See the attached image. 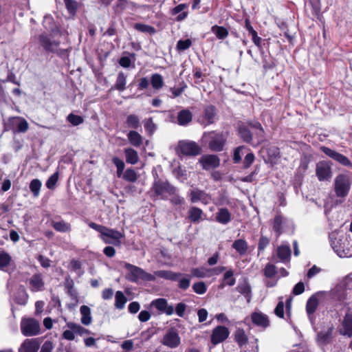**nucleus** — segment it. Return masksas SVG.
<instances>
[{"label": "nucleus", "mask_w": 352, "mask_h": 352, "mask_svg": "<svg viewBox=\"0 0 352 352\" xmlns=\"http://www.w3.org/2000/svg\"><path fill=\"white\" fill-rule=\"evenodd\" d=\"M124 267L126 270L125 278L131 283H138L140 281H154L155 276H157L155 274H149L141 267L129 263L124 262Z\"/></svg>", "instance_id": "nucleus-3"}, {"label": "nucleus", "mask_w": 352, "mask_h": 352, "mask_svg": "<svg viewBox=\"0 0 352 352\" xmlns=\"http://www.w3.org/2000/svg\"><path fill=\"white\" fill-rule=\"evenodd\" d=\"M38 41L43 50L50 53H55L60 45V41L53 39L51 35L46 33L39 35Z\"/></svg>", "instance_id": "nucleus-14"}, {"label": "nucleus", "mask_w": 352, "mask_h": 352, "mask_svg": "<svg viewBox=\"0 0 352 352\" xmlns=\"http://www.w3.org/2000/svg\"><path fill=\"white\" fill-rule=\"evenodd\" d=\"M230 334L228 329L225 326L216 327L210 336V341L213 345H217L226 340Z\"/></svg>", "instance_id": "nucleus-17"}, {"label": "nucleus", "mask_w": 352, "mask_h": 352, "mask_svg": "<svg viewBox=\"0 0 352 352\" xmlns=\"http://www.w3.org/2000/svg\"><path fill=\"white\" fill-rule=\"evenodd\" d=\"M67 327L69 329L74 331V332L80 336H83L85 334H90L91 332L89 330L84 328L83 327L80 326V324L74 323V322H69L67 323Z\"/></svg>", "instance_id": "nucleus-48"}, {"label": "nucleus", "mask_w": 352, "mask_h": 352, "mask_svg": "<svg viewBox=\"0 0 352 352\" xmlns=\"http://www.w3.org/2000/svg\"><path fill=\"white\" fill-rule=\"evenodd\" d=\"M217 117L216 108L213 105H208L205 107L204 111L202 123L205 125L213 124Z\"/></svg>", "instance_id": "nucleus-23"}, {"label": "nucleus", "mask_w": 352, "mask_h": 352, "mask_svg": "<svg viewBox=\"0 0 352 352\" xmlns=\"http://www.w3.org/2000/svg\"><path fill=\"white\" fill-rule=\"evenodd\" d=\"M342 329L340 331L341 334L352 336V314L347 313L344 317L342 322Z\"/></svg>", "instance_id": "nucleus-26"}, {"label": "nucleus", "mask_w": 352, "mask_h": 352, "mask_svg": "<svg viewBox=\"0 0 352 352\" xmlns=\"http://www.w3.org/2000/svg\"><path fill=\"white\" fill-rule=\"evenodd\" d=\"M277 255L283 263H287L289 261L291 256V249L287 245H282L277 248Z\"/></svg>", "instance_id": "nucleus-32"}, {"label": "nucleus", "mask_w": 352, "mask_h": 352, "mask_svg": "<svg viewBox=\"0 0 352 352\" xmlns=\"http://www.w3.org/2000/svg\"><path fill=\"white\" fill-rule=\"evenodd\" d=\"M276 273H277L276 267L274 265L268 263L265 265V267L264 269V275L267 278H273L275 276Z\"/></svg>", "instance_id": "nucleus-55"}, {"label": "nucleus", "mask_w": 352, "mask_h": 352, "mask_svg": "<svg viewBox=\"0 0 352 352\" xmlns=\"http://www.w3.org/2000/svg\"><path fill=\"white\" fill-rule=\"evenodd\" d=\"M329 237L331 248L338 256L342 258L352 256L351 246L346 236L340 234L337 231H333L329 234Z\"/></svg>", "instance_id": "nucleus-1"}, {"label": "nucleus", "mask_w": 352, "mask_h": 352, "mask_svg": "<svg viewBox=\"0 0 352 352\" xmlns=\"http://www.w3.org/2000/svg\"><path fill=\"white\" fill-rule=\"evenodd\" d=\"M322 292H316L307 300L306 303V312L311 324H315L316 317L314 313L319 305V298Z\"/></svg>", "instance_id": "nucleus-12"}, {"label": "nucleus", "mask_w": 352, "mask_h": 352, "mask_svg": "<svg viewBox=\"0 0 352 352\" xmlns=\"http://www.w3.org/2000/svg\"><path fill=\"white\" fill-rule=\"evenodd\" d=\"M127 301L126 296L122 292L118 291L115 296V307L118 309H122Z\"/></svg>", "instance_id": "nucleus-45"}, {"label": "nucleus", "mask_w": 352, "mask_h": 352, "mask_svg": "<svg viewBox=\"0 0 352 352\" xmlns=\"http://www.w3.org/2000/svg\"><path fill=\"white\" fill-rule=\"evenodd\" d=\"M192 45V41L189 38L186 40H179L176 45V49L178 52H184Z\"/></svg>", "instance_id": "nucleus-52"}, {"label": "nucleus", "mask_w": 352, "mask_h": 352, "mask_svg": "<svg viewBox=\"0 0 352 352\" xmlns=\"http://www.w3.org/2000/svg\"><path fill=\"white\" fill-rule=\"evenodd\" d=\"M6 130H11L14 133H25L29 129V124L26 120L20 116L9 118L6 124Z\"/></svg>", "instance_id": "nucleus-8"}, {"label": "nucleus", "mask_w": 352, "mask_h": 352, "mask_svg": "<svg viewBox=\"0 0 352 352\" xmlns=\"http://www.w3.org/2000/svg\"><path fill=\"white\" fill-rule=\"evenodd\" d=\"M126 155V162L128 164H135L139 160L138 154L136 151L131 148H124Z\"/></svg>", "instance_id": "nucleus-42"}, {"label": "nucleus", "mask_w": 352, "mask_h": 352, "mask_svg": "<svg viewBox=\"0 0 352 352\" xmlns=\"http://www.w3.org/2000/svg\"><path fill=\"white\" fill-rule=\"evenodd\" d=\"M239 135L243 142L251 144L252 142V133L248 126L240 125Z\"/></svg>", "instance_id": "nucleus-33"}, {"label": "nucleus", "mask_w": 352, "mask_h": 352, "mask_svg": "<svg viewBox=\"0 0 352 352\" xmlns=\"http://www.w3.org/2000/svg\"><path fill=\"white\" fill-rule=\"evenodd\" d=\"M177 191L176 187L173 186L166 180L156 179L151 188V197H155L162 199H167L169 195L174 194Z\"/></svg>", "instance_id": "nucleus-5"}, {"label": "nucleus", "mask_w": 352, "mask_h": 352, "mask_svg": "<svg viewBox=\"0 0 352 352\" xmlns=\"http://www.w3.org/2000/svg\"><path fill=\"white\" fill-rule=\"evenodd\" d=\"M188 218L192 223H197L203 219L204 212L199 208L195 206L191 207L188 210Z\"/></svg>", "instance_id": "nucleus-30"}, {"label": "nucleus", "mask_w": 352, "mask_h": 352, "mask_svg": "<svg viewBox=\"0 0 352 352\" xmlns=\"http://www.w3.org/2000/svg\"><path fill=\"white\" fill-rule=\"evenodd\" d=\"M199 162L204 170L217 168L220 164V159L216 155H203Z\"/></svg>", "instance_id": "nucleus-20"}, {"label": "nucleus", "mask_w": 352, "mask_h": 352, "mask_svg": "<svg viewBox=\"0 0 352 352\" xmlns=\"http://www.w3.org/2000/svg\"><path fill=\"white\" fill-rule=\"evenodd\" d=\"M127 138L130 144L135 147L140 146L143 142L142 135L135 131H130L127 134Z\"/></svg>", "instance_id": "nucleus-36"}, {"label": "nucleus", "mask_w": 352, "mask_h": 352, "mask_svg": "<svg viewBox=\"0 0 352 352\" xmlns=\"http://www.w3.org/2000/svg\"><path fill=\"white\" fill-rule=\"evenodd\" d=\"M209 135L208 146L210 149L216 152L223 151L226 142V138L223 134L221 133L210 132Z\"/></svg>", "instance_id": "nucleus-15"}, {"label": "nucleus", "mask_w": 352, "mask_h": 352, "mask_svg": "<svg viewBox=\"0 0 352 352\" xmlns=\"http://www.w3.org/2000/svg\"><path fill=\"white\" fill-rule=\"evenodd\" d=\"M254 158L255 157H254V155L253 153H248L244 158L243 168H249L252 165V164L254 162Z\"/></svg>", "instance_id": "nucleus-63"}, {"label": "nucleus", "mask_w": 352, "mask_h": 352, "mask_svg": "<svg viewBox=\"0 0 352 352\" xmlns=\"http://www.w3.org/2000/svg\"><path fill=\"white\" fill-rule=\"evenodd\" d=\"M192 289L194 292L201 295L206 292L207 287L204 282L200 281L192 285Z\"/></svg>", "instance_id": "nucleus-56"}, {"label": "nucleus", "mask_w": 352, "mask_h": 352, "mask_svg": "<svg viewBox=\"0 0 352 352\" xmlns=\"http://www.w3.org/2000/svg\"><path fill=\"white\" fill-rule=\"evenodd\" d=\"M234 340L239 346L242 348L243 346L248 344V336L245 333V331L242 329H237L234 332Z\"/></svg>", "instance_id": "nucleus-38"}, {"label": "nucleus", "mask_w": 352, "mask_h": 352, "mask_svg": "<svg viewBox=\"0 0 352 352\" xmlns=\"http://www.w3.org/2000/svg\"><path fill=\"white\" fill-rule=\"evenodd\" d=\"M122 178L125 181L135 182L138 179V175L133 169L128 168L124 173Z\"/></svg>", "instance_id": "nucleus-51"}, {"label": "nucleus", "mask_w": 352, "mask_h": 352, "mask_svg": "<svg viewBox=\"0 0 352 352\" xmlns=\"http://www.w3.org/2000/svg\"><path fill=\"white\" fill-rule=\"evenodd\" d=\"M321 151H322L326 155L332 160H335L340 164L348 167L352 168V163L350 160L345 155L329 148L327 146H321Z\"/></svg>", "instance_id": "nucleus-13"}, {"label": "nucleus", "mask_w": 352, "mask_h": 352, "mask_svg": "<svg viewBox=\"0 0 352 352\" xmlns=\"http://www.w3.org/2000/svg\"><path fill=\"white\" fill-rule=\"evenodd\" d=\"M151 84L154 89L159 90L164 85V79L160 74H153L151 76Z\"/></svg>", "instance_id": "nucleus-44"}, {"label": "nucleus", "mask_w": 352, "mask_h": 352, "mask_svg": "<svg viewBox=\"0 0 352 352\" xmlns=\"http://www.w3.org/2000/svg\"><path fill=\"white\" fill-rule=\"evenodd\" d=\"M144 126L148 135H152L156 129V125L154 124L152 118L145 119L144 121Z\"/></svg>", "instance_id": "nucleus-53"}, {"label": "nucleus", "mask_w": 352, "mask_h": 352, "mask_svg": "<svg viewBox=\"0 0 352 352\" xmlns=\"http://www.w3.org/2000/svg\"><path fill=\"white\" fill-rule=\"evenodd\" d=\"M270 239L265 236H261L259 239L258 243V252L260 254L261 252L264 251V250L269 245Z\"/></svg>", "instance_id": "nucleus-60"}, {"label": "nucleus", "mask_w": 352, "mask_h": 352, "mask_svg": "<svg viewBox=\"0 0 352 352\" xmlns=\"http://www.w3.org/2000/svg\"><path fill=\"white\" fill-rule=\"evenodd\" d=\"M287 219L280 214H277L272 220V228L276 234L279 236L283 232V226L285 224Z\"/></svg>", "instance_id": "nucleus-25"}, {"label": "nucleus", "mask_w": 352, "mask_h": 352, "mask_svg": "<svg viewBox=\"0 0 352 352\" xmlns=\"http://www.w3.org/2000/svg\"><path fill=\"white\" fill-rule=\"evenodd\" d=\"M161 343L170 349L177 348L181 343L178 330L175 327L168 329L164 335Z\"/></svg>", "instance_id": "nucleus-9"}, {"label": "nucleus", "mask_w": 352, "mask_h": 352, "mask_svg": "<svg viewBox=\"0 0 352 352\" xmlns=\"http://www.w3.org/2000/svg\"><path fill=\"white\" fill-rule=\"evenodd\" d=\"M236 290L243 295L249 302L251 300V287L247 282L239 283L236 287Z\"/></svg>", "instance_id": "nucleus-40"}, {"label": "nucleus", "mask_w": 352, "mask_h": 352, "mask_svg": "<svg viewBox=\"0 0 352 352\" xmlns=\"http://www.w3.org/2000/svg\"><path fill=\"white\" fill-rule=\"evenodd\" d=\"M125 124L128 128L138 129L141 127L140 119L135 114H130L126 118Z\"/></svg>", "instance_id": "nucleus-41"}, {"label": "nucleus", "mask_w": 352, "mask_h": 352, "mask_svg": "<svg viewBox=\"0 0 352 352\" xmlns=\"http://www.w3.org/2000/svg\"><path fill=\"white\" fill-rule=\"evenodd\" d=\"M58 179V173L56 172L52 174L46 182V187L48 189L52 190L55 188L56 184Z\"/></svg>", "instance_id": "nucleus-58"}, {"label": "nucleus", "mask_w": 352, "mask_h": 352, "mask_svg": "<svg viewBox=\"0 0 352 352\" xmlns=\"http://www.w3.org/2000/svg\"><path fill=\"white\" fill-rule=\"evenodd\" d=\"M40 347L38 338L26 339L19 348V352H38Z\"/></svg>", "instance_id": "nucleus-22"}, {"label": "nucleus", "mask_w": 352, "mask_h": 352, "mask_svg": "<svg viewBox=\"0 0 352 352\" xmlns=\"http://www.w3.org/2000/svg\"><path fill=\"white\" fill-rule=\"evenodd\" d=\"M21 331L25 336H34L39 334L40 324L34 318H23L21 322Z\"/></svg>", "instance_id": "nucleus-7"}, {"label": "nucleus", "mask_w": 352, "mask_h": 352, "mask_svg": "<svg viewBox=\"0 0 352 352\" xmlns=\"http://www.w3.org/2000/svg\"><path fill=\"white\" fill-rule=\"evenodd\" d=\"M64 2L68 12L74 14L77 10V2L74 0H64Z\"/></svg>", "instance_id": "nucleus-61"}, {"label": "nucleus", "mask_w": 352, "mask_h": 352, "mask_svg": "<svg viewBox=\"0 0 352 352\" xmlns=\"http://www.w3.org/2000/svg\"><path fill=\"white\" fill-rule=\"evenodd\" d=\"M81 317V322L85 325H89L92 321L91 316V309L87 305H82L80 308Z\"/></svg>", "instance_id": "nucleus-39"}, {"label": "nucleus", "mask_w": 352, "mask_h": 352, "mask_svg": "<svg viewBox=\"0 0 352 352\" xmlns=\"http://www.w3.org/2000/svg\"><path fill=\"white\" fill-rule=\"evenodd\" d=\"M52 226L57 232H67L71 230V225L63 220L59 221H52Z\"/></svg>", "instance_id": "nucleus-43"}, {"label": "nucleus", "mask_w": 352, "mask_h": 352, "mask_svg": "<svg viewBox=\"0 0 352 352\" xmlns=\"http://www.w3.org/2000/svg\"><path fill=\"white\" fill-rule=\"evenodd\" d=\"M134 28L139 32H146L150 34H153L155 32V29L153 27L143 23H135Z\"/></svg>", "instance_id": "nucleus-50"}, {"label": "nucleus", "mask_w": 352, "mask_h": 352, "mask_svg": "<svg viewBox=\"0 0 352 352\" xmlns=\"http://www.w3.org/2000/svg\"><path fill=\"white\" fill-rule=\"evenodd\" d=\"M89 226L100 233V238L106 244H112L116 246L121 245L120 239L124 235L119 231L109 228L94 222L89 223Z\"/></svg>", "instance_id": "nucleus-2"}, {"label": "nucleus", "mask_w": 352, "mask_h": 352, "mask_svg": "<svg viewBox=\"0 0 352 352\" xmlns=\"http://www.w3.org/2000/svg\"><path fill=\"white\" fill-rule=\"evenodd\" d=\"M126 78L127 75L123 72H120L118 74L116 83L112 88L119 91H123L126 89Z\"/></svg>", "instance_id": "nucleus-34"}, {"label": "nucleus", "mask_w": 352, "mask_h": 352, "mask_svg": "<svg viewBox=\"0 0 352 352\" xmlns=\"http://www.w3.org/2000/svg\"><path fill=\"white\" fill-rule=\"evenodd\" d=\"M15 270V265L10 255L5 252H0V270L12 274Z\"/></svg>", "instance_id": "nucleus-19"}, {"label": "nucleus", "mask_w": 352, "mask_h": 352, "mask_svg": "<svg viewBox=\"0 0 352 352\" xmlns=\"http://www.w3.org/2000/svg\"><path fill=\"white\" fill-rule=\"evenodd\" d=\"M27 300L28 296L24 290L19 291L14 297L15 302L21 305H25Z\"/></svg>", "instance_id": "nucleus-57"}, {"label": "nucleus", "mask_w": 352, "mask_h": 352, "mask_svg": "<svg viewBox=\"0 0 352 352\" xmlns=\"http://www.w3.org/2000/svg\"><path fill=\"white\" fill-rule=\"evenodd\" d=\"M191 274L193 276L199 278L210 277L209 268H206V267L193 268L191 270Z\"/></svg>", "instance_id": "nucleus-47"}, {"label": "nucleus", "mask_w": 352, "mask_h": 352, "mask_svg": "<svg viewBox=\"0 0 352 352\" xmlns=\"http://www.w3.org/2000/svg\"><path fill=\"white\" fill-rule=\"evenodd\" d=\"M67 120L73 126H78L84 122V119L82 116L74 113H69L67 117Z\"/></svg>", "instance_id": "nucleus-54"}, {"label": "nucleus", "mask_w": 352, "mask_h": 352, "mask_svg": "<svg viewBox=\"0 0 352 352\" xmlns=\"http://www.w3.org/2000/svg\"><path fill=\"white\" fill-rule=\"evenodd\" d=\"M351 188V182L347 175L340 174L336 176L334 182V190L338 197H346Z\"/></svg>", "instance_id": "nucleus-6"}, {"label": "nucleus", "mask_w": 352, "mask_h": 352, "mask_svg": "<svg viewBox=\"0 0 352 352\" xmlns=\"http://www.w3.org/2000/svg\"><path fill=\"white\" fill-rule=\"evenodd\" d=\"M151 306L155 307L160 314L170 316L174 314L175 309L172 304H169L166 298H160L153 300Z\"/></svg>", "instance_id": "nucleus-16"}, {"label": "nucleus", "mask_w": 352, "mask_h": 352, "mask_svg": "<svg viewBox=\"0 0 352 352\" xmlns=\"http://www.w3.org/2000/svg\"><path fill=\"white\" fill-rule=\"evenodd\" d=\"M235 283L236 279L234 277V272L232 269H230L224 273L220 287L223 288L226 285L228 286H233Z\"/></svg>", "instance_id": "nucleus-37"}, {"label": "nucleus", "mask_w": 352, "mask_h": 352, "mask_svg": "<svg viewBox=\"0 0 352 352\" xmlns=\"http://www.w3.org/2000/svg\"><path fill=\"white\" fill-rule=\"evenodd\" d=\"M177 151L184 155L196 156L201 153V148L195 142L182 140L179 142Z\"/></svg>", "instance_id": "nucleus-11"}, {"label": "nucleus", "mask_w": 352, "mask_h": 352, "mask_svg": "<svg viewBox=\"0 0 352 352\" xmlns=\"http://www.w3.org/2000/svg\"><path fill=\"white\" fill-rule=\"evenodd\" d=\"M251 318L252 322L256 326L266 328L270 324L268 317L262 313L254 312Z\"/></svg>", "instance_id": "nucleus-28"}, {"label": "nucleus", "mask_w": 352, "mask_h": 352, "mask_svg": "<svg viewBox=\"0 0 352 352\" xmlns=\"http://www.w3.org/2000/svg\"><path fill=\"white\" fill-rule=\"evenodd\" d=\"M241 352H258V345L256 342L248 344L241 348Z\"/></svg>", "instance_id": "nucleus-64"}, {"label": "nucleus", "mask_w": 352, "mask_h": 352, "mask_svg": "<svg viewBox=\"0 0 352 352\" xmlns=\"http://www.w3.org/2000/svg\"><path fill=\"white\" fill-rule=\"evenodd\" d=\"M41 182L38 179H34L30 184V190L32 192L34 197H37L39 195L41 188Z\"/></svg>", "instance_id": "nucleus-49"}, {"label": "nucleus", "mask_w": 352, "mask_h": 352, "mask_svg": "<svg viewBox=\"0 0 352 352\" xmlns=\"http://www.w3.org/2000/svg\"><path fill=\"white\" fill-rule=\"evenodd\" d=\"M232 248L234 249L240 255L243 256L247 253L248 244L244 239L235 240L232 244Z\"/></svg>", "instance_id": "nucleus-35"}, {"label": "nucleus", "mask_w": 352, "mask_h": 352, "mask_svg": "<svg viewBox=\"0 0 352 352\" xmlns=\"http://www.w3.org/2000/svg\"><path fill=\"white\" fill-rule=\"evenodd\" d=\"M169 196H171V198L170 199V201L172 204L175 206H181L184 204L185 199L184 197L179 196L177 193V191L175 192L174 194L169 195Z\"/></svg>", "instance_id": "nucleus-59"}, {"label": "nucleus", "mask_w": 352, "mask_h": 352, "mask_svg": "<svg viewBox=\"0 0 352 352\" xmlns=\"http://www.w3.org/2000/svg\"><path fill=\"white\" fill-rule=\"evenodd\" d=\"M333 327H329L327 330L320 331L317 335V341L320 344H329L332 338Z\"/></svg>", "instance_id": "nucleus-31"}, {"label": "nucleus", "mask_w": 352, "mask_h": 352, "mask_svg": "<svg viewBox=\"0 0 352 352\" xmlns=\"http://www.w3.org/2000/svg\"><path fill=\"white\" fill-rule=\"evenodd\" d=\"M215 219L218 223L226 225L231 221V213L226 208H219L216 213Z\"/></svg>", "instance_id": "nucleus-29"}, {"label": "nucleus", "mask_w": 352, "mask_h": 352, "mask_svg": "<svg viewBox=\"0 0 352 352\" xmlns=\"http://www.w3.org/2000/svg\"><path fill=\"white\" fill-rule=\"evenodd\" d=\"M190 199L192 203L201 202L204 205L208 204L212 199L211 196L204 190L195 188L189 192Z\"/></svg>", "instance_id": "nucleus-18"}, {"label": "nucleus", "mask_w": 352, "mask_h": 352, "mask_svg": "<svg viewBox=\"0 0 352 352\" xmlns=\"http://www.w3.org/2000/svg\"><path fill=\"white\" fill-rule=\"evenodd\" d=\"M211 31L219 39H224L228 36V30L223 26L214 25L211 28Z\"/></svg>", "instance_id": "nucleus-46"}, {"label": "nucleus", "mask_w": 352, "mask_h": 352, "mask_svg": "<svg viewBox=\"0 0 352 352\" xmlns=\"http://www.w3.org/2000/svg\"><path fill=\"white\" fill-rule=\"evenodd\" d=\"M155 274L160 278L172 281H178V287L182 290H186L190 285V275L174 272L170 270H158Z\"/></svg>", "instance_id": "nucleus-4"}, {"label": "nucleus", "mask_w": 352, "mask_h": 352, "mask_svg": "<svg viewBox=\"0 0 352 352\" xmlns=\"http://www.w3.org/2000/svg\"><path fill=\"white\" fill-rule=\"evenodd\" d=\"M187 305L184 302H179L176 305L175 311L177 315L181 318L184 317Z\"/></svg>", "instance_id": "nucleus-62"}, {"label": "nucleus", "mask_w": 352, "mask_h": 352, "mask_svg": "<svg viewBox=\"0 0 352 352\" xmlns=\"http://www.w3.org/2000/svg\"><path fill=\"white\" fill-rule=\"evenodd\" d=\"M305 10L308 16L312 19L318 17L320 8L318 0H305Z\"/></svg>", "instance_id": "nucleus-24"}, {"label": "nucleus", "mask_w": 352, "mask_h": 352, "mask_svg": "<svg viewBox=\"0 0 352 352\" xmlns=\"http://www.w3.org/2000/svg\"><path fill=\"white\" fill-rule=\"evenodd\" d=\"M28 284L32 292H36L42 291L45 285L43 275L41 273L33 274L28 279Z\"/></svg>", "instance_id": "nucleus-21"}, {"label": "nucleus", "mask_w": 352, "mask_h": 352, "mask_svg": "<svg viewBox=\"0 0 352 352\" xmlns=\"http://www.w3.org/2000/svg\"><path fill=\"white\" fill-rule=\"evenodd\" d=\"M192 119V114L188 109H182L177 113V123L180 126H186Z\"/></svg>", "instance_id": "nucleus-27"}, {"label": "nucleus", "mask_w": 352, "mask_h": 352, "mask_svg": "<svg viewBox=\"0 0 352 352\" xmlns=\"http://www.w3.org/2000/svg\"><path fill=\"white\" fill-rule=\"evenodd\" d=\"M316 175L320 182L329 181L332 177L331 163L328 161H320L316 166Z\"/></svg>", "instance_id": "nucleus-10"}]
</instances>
